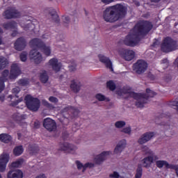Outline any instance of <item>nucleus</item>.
Segmentation results:
<instances>
[{
	"label": "nucleus",
	"instance_id": "c03bdc74",
	"mask_svg": "<svg viewBox=\"0 0 178 178\" xmlns=\"http://www.w3.org/2000/svg\"><path fill=\"white\" fill-rule=\"evenodd\" d=\"M96 99H98V101H105L106 97L105 95H102L101 93H98L95 95Z\"/></svg>",
	"mask_w": 178,
	"mask_h": 178
},
{
	"label": "nucleus",
	"instance_id": "c9c22d12",
	"mask_svg": "<svg viewBox=\"0 0 178 178\" xmlns=\"http://www.w3.org/2000/svg\"><path fill=\"white\" fill-rule=\"evenodd\" d=\"M107 88L111 90V91H115L116 90V85L113 81H108L106 83Z\"/></svg>",
	"mask_w": 178,
	"mask_h": 178
},
{
	"label": "nucleus",
	"instance_id": "6ab92c4d",
	"mask_svg": "<svg viewBox=\"0 0 178 178\" xmlns=\"http://www.w3.org/2000/svg\"><path fill=\"white\" fill-rule=\"evenodd\" d=\"M110 154H112V152H103L100 154L97 155L95 158V163H97V165H101L105 159H106L108 155Z\"/></svg>",
	"mask_w": 178,
	"mask_h": 178
},
{
	"label": "nucleus",
	"instance_id": "2f4dec72",
	"mask_svg": "<svg viewBox=\"0 0 178 178\" xmlns=\"http://www.w3.org/2000/svg\"><path fill=\"white\" fill-rule=\"evenodd\" d=\"M141 177H143V164H138V168L136 169L135 178H141Z\"/></svg>",
	"mask_w": 178,
	"mask_h": 178
},
{
	"label": "nucleus",
	"instance_id": "5fc2aeb1",
	"mask_svg": "<svg viewBox=\"0 0 178 178\" xmlns=\"http://www.w3.org/2000/svg\"><path fill=\"white\" fill-rule=\"evenodd\" d=\"M75 163L76 164L77 169L79 170H81V169H83V163H81V162H80L79 161H76Z\"/></svg>",
	"mask_w": 178,
	"mask_h": 178
},
{
	"label": "nucleus",
	"instance_id": "7ed1b4c3",
	"mask_svg": "<svg viewBox=\"0 0 178 178\" xmlns=\"http://www.w3.org/2000/svg\"><path fill=\"white\" fill-rule=\"evenodd\" d=\"M142 149L143 152H145V155H149L145 157L141 161L143 168H146V169H148L149 168L151 165L154 163V162H156V161H158V159H159V156L155 154V152L149 149V148H148V147L147 146L143 147Z\"/></svg>",
	"mask_w": 178,
	"mask_h": 178
},
{
	"label": "nucleus",
	"instance_id": "a18cd8bd",
	"mask_svg": "<svg viewBox=\"0 0 178 178\" xmlns=\"http://www.w3.org/2000/svg\"><path fill=\"white\" fill-rule=\"evenodd\" d=\"M12 92L13 94H15V97H16V98H19V96L17 95V94L19 92H20V88L19 87H15L12 90Z\"/></svg>",
	"mask_w": 178,
	"mask_h": 178
},
{
	"label": "nucleus",
	"instance_id": "de8ad7c7",
	"mask_svg": "<svg viewBox=\"0 0 178 178\" xmlns=\"http://www.w3.org/2000/svg\"><path fill=\"white\" fill-rule=\"evenodd\" d=\"M22 101H23L22 97H21L19 99L12 102L10 105V106H17V105H19V102H22Z\"/></svg>",
	"mask_w": 178,
	"mask_h": 178
},
{
	"label": "nucleus",
	"instance_id": "4be33fe9",
	"mask_svg": "<svg viewBox=\"0 0 178 178\" xmlns=\"http://www.w3.org/2000/svg\"><path fill=\"white\" fill-rule=\"evenodd\" d=\"M154 136V132H147L144 134L138 140L139 144H145V143H148L151 138Z\"/></svg>",
	"mask_w": 178,
	"mask_h": 178
},
{
	"label": "nucleus",
	"instance_id": "f03ea898",
	"mask_svg": "<svg viewBox=\"0 0 178 178\" xmlns=\"http://www.w3.org/2000/svg\"><path fill=\"white\" fill-rule=\"evenodd\" d=\"M126 94H129L131 98L137 100L136 102V106H137V108H143L145 104H147L148 98H154V97L156 95V92L151 90L149 88L146 89V93L130 92V90L127 89V86H123L122 88L117 90V95H118L119 97L126 95Z\"/></svg>",
	"mask_w": 178,
	"mask_h": 178
},
{
	"label": "nucleus",
	"instance_id": "13d9d810",
	"mask_svg": "<svg viewBox=\"0 0 178 178\" xmlns=\"http://www.w3.org/2000/svg\"><path fill=\"white\" fill-rule=\"evenodd\" d=\"M170 105H172V106H176L175 109L178 111V102L173 101Z\"/></svg>",
	"mask_w": 178,
	"mask_h": 178
},
{
	"label": "nucleus",
	"instance_id": "f8f14e48",
	"mask_svg": "<svg viewBox=\"0 0 178 178\" xmlns=\"http://www.w3.org/2000/svg\"><path fill=\"white\" fill-rule=\"evenodd\" d=\"M22 74V70H20V67L17 63H14L11 65V69L10 71V75L8 78L10 80H16L19 76Z\"/></svg>",
	"mask_w": 178,
	"mask_h": 178
},
{
	"label": "nucleus",
	"instance_id": "6e6552de",
	"mask_svg": "<svg viewBox=\"0 0 178 178\" xmlns=\"http://www.w3.org/2000/svg\"><path fill=\"white\" fill-rule=\"evenodd\" d=\"M111 8L115 12V15H117L118 19H124V17H126L127 15V8L123 6V4L118 3L111 6Z\"/></svg>",
	"mask_w": 178,
	"mask_h": 178
},
{
	"label": "nucleus",
	"instance_id": "774afa93",
	"mask_svg": "<svg viewBox=\"0 0 178 178\" xmlns=\"http://www.w3.org/2000/svg\"><path fill=\"white\" fill-rule=\"evenodd\" d=\"M152 2H154V3H158L159 2H161V0H150Z\"/></svg>",
	"mask_w": 178,
	"mask_h": 178
},
{
	"label": "nucleus",
	"instance_id": "0e129e2a",
	"mask_svg": "<svg viewBox=\"0 0 178 178\" xmlns=\"http://www.w3.org/2000/svg\"><path fill=\"white\" fill-rule=\"evenodd\" d=\"M16 35H17V31H13V32L11 34V37H16Z\"/></svg>",
	"mask_w": 178,
	"mask_h": 178
},
{
	"label": "nucleus",
	"instance_id": "ea45409f",
	"mask_svg": "<svg viewBox=\"0 0 178 178\" xmlns=\"http://www.w3.org/2000/svg\"><path fill=\"white\" fill-rule=\"evenodd\" d=\"M115 126L117 129H122V127L126 126V122L124 121H118L115 122Z\"/></svg>",
	"mask_w": 178,
	"mask_h": 178
},
{
	"label": "nucleus",
	"instance_id": "5701e85b",
	"mask_svg": "<svg viewBox=\"0 0 178 178\" xmlns=\"http://www.w3.org/2000/svg\"><path fill=\"white\" fill-rule=\"evenodd\" d=\"M7 178H23V172L20 170H10L7 174Z\"/></svg>",
	"mask_w": 178,
	"mask_h": 178
},
{
	"label": "nucleus",
	"instance_id": "412c9836",
	"mask_svg": "<svg viewBox=\"0 0 178 178\" xmlns=\"http://www.w3.org/2000/svg\"><path fill=\"white\" fill-rule=\"evenodd\" d=\"M126 140L123 139L120 140L114 149V154H115L116 155L122 154V151H123L124 148H126Z\"/></svg>",
	"mask_w": 178,
	"mask_h": 178
},
{
	"label": "nucleus",
	"instance_id": "052dcab7",
	"mask_svg": "<svg viewBox=\"0 0 178 178\" xmlns=\"http://www.w3.org/2000/svg\"><path fill=\"white\" fill-rule=\"evenodd\" d=\"M43 105L47 108H51V104H49L47 101H43Z\"/></svg>",
	"mask_w": 178,
	"mask_h": 178
},
{
	"label": "nucleus",
	"instance_id": "cd10ccee",
	"mask_svg": "<svg viewBox=\"0 0 178 178\" xmlns=\"http://www.w3.org/2000/svg\"><path fill=\"white\" fill-rule=\"evenodd\" d=\"M49 13L54 23H60V19H59V15H58V14L56 13V10H55V9H51Z\"/></svg>",
	"mask_w": 178,
	"mask_h": 178
},
{
	"label": "nucleus",
	"instance_id": "1a4fd4ad",
	"mask_svg": "<svg viewBox=\"0 0 178 178\" xmlns=\"http://www.w3.org/2000/svg\"><path fill=\"white\" fill-rule=\"evenodd\" d=\"M134 70L136 71L137 74H143L145 73L147 69H148V63L143 60H138L133 65Z\"/></svg>",
	"mask_w": 178,
	"mask_h": 178
},
{
	"label": "nucleus",
	"instance_id": "58836bf2",
	"mask_svg": "<svg viewBox=\"0 0 178 178\" xmlns=\"http://www.w3.org/2000/svg\"><path fill=\"white\" fill-rule=\"evenodd\" d=\"M29 83L30 82L29 81L28 79H21L18 81L19 86H29Z\"/></svg>",
	"mask_w": 178,
	"mask_h": 178
},
{
	"label": "nucleus",
	"instance_id": "49530a36",
	"mask_svg": "<svg viewBox=\"0 0 178 178\" xmlns=\"http://www.w3.org/2000/svg\"><path fill=\"white\" fill-rule=\"evenodd\" d=\"M3 90H5V81L0 78V92H2Z\"/></svg>",
	"mask_w": 178,
	"mask_h": 178
},
{
	"label": "nucleus",
	"instance_id": "3c124183",
	"mask_svg": "<svg viewBox=\"0 0 178 178\" xmlns=\"http://www.w3.org/2000/svg\"><path fill=\"white\" fill-rule=\"evenodd\" d=\"M170 169H172V170H175V173L178 177V165L171 164Z\"/></svg>",
	"mask_w": 178,
	"mask_h": 178
},
{
	"label": "nucleus",
	"instance_id": "79ce46f5",
	"mask_svg": "<svg viewBox=\"0 0 178 178\" xmlns=\"http://www.w3.org/2000/svg\"><path fill=\"white\" fill-rule=\"evenodd\" d=\"M109 177H111V178H124V177L121 176L120 175H119V172H118L116 171H114L113 172V174H110Z\"/></svg>",
	"mask_w": 178,
	"mask_h": 178
},
{
	"label": "nucleus",
	"instance_id": "aec40b11",
	"mask_svg": "<svg viewBox=\"0 0 178 178\" xmlns=\"http://www.w3.org/2000/svg\"><path fill=\"white\" fill-rule=\"evenodd\" d=\"M98 58L102 63H104L106 67L113 70V68L112 67V61L111 59H109V58L104 56L103 54H99Z\"/></svg>",
	"mask_w": 178,
	"mask_h": 178
},
{
	"label": "nucleus",
	"instance_id": "9d476101",
	"mask_svg": "<svg viewBox=\"0 0 178 178\" xmlns=\"http://www.w3.org/2000/svg\"><path fill=\"white\" fill-rule=\"evenodd\" d=\"M118 54L124 60H127L128 62L133 60L136 58V52L129 49H121L119 50Z\"/></svg>",
	"mask_w": 178,
	"mask_h": 178
},
{
	"label": "nucleus",
	"instance_id": "a19ab883",
	"mask_svg": "<svg viewBox=\"0 0 178 178\" xmlns=\"http://www.w3.org/2000/svg\"><path fill=\"white\" fill-rule=\"evenodd\" d=\"M19 58L22 62H26V60H27V52L23 51L22 53H21L19 55Z\"/></svg>",
	"mask_w": 178,
	"mask_h": 178
},
{
	"label": "nucleus",
	"instance_id": "a211bd4d",
	"mask_svg": "<svg viewBox=\"0 0 178 178\" xmlns=\"http://www.w3.org/2000/svg\"><path fill=\"white\" fill-rule=\"evenodd\" d=\"M49 65L51 66L52 70L56 72H60V68L62 65H60V63L58 60V58H53L49 60Z\"/></svg>",
	"mask_w": 178,
	"mask_h": 178
},
{
	"label": "nucleus",
	"instance_id": "f704fd0d",
	"mask_svg": "<svg viewBox=\"0 0 178 178\" xmlns=\"http://www.w3.org/2000/svg\"><path fill=\"white\" fill-rule=\"evenodd\" d=\"M63 112H67L68 113H74L77 112V109L74 108L73 106H67L63 109Z\"/></svg>",
	"mask_w": 178,
	"mask_h": 178
},
{
	"label": "nucleus",
	"instance_id": "2eb2a0df",
	"mask_svg": "<svg viewBox=\"0 0 178 178\" xmlns=\"http://www.w3.org/2000/svg\"><path fill=\"white\" fill-rule=\"evenodd\" d=\"M27 47V41L24 37H20L14 43V48L16 51H23Z\"/></svg>",
	"mask_w": 178,
	"mask_h": 178
},
{
	"label": "nucleus",
	"instance_id": "423d86ee",
	"mask_svg": "<svg viewBox=\"0 0 178 178\" xmlns=\"http://www.w3.org/2000/svg\"><path fill=\"white\" fill-rule=\"evenodd\" d=\"M25 104L26 108L31 111L32 112H37L40 109L41 105V102L37 97H33L30 95H27L25 98Z\"/></svg>",
	"mask_w": 178,
	"mask_h": 178
},
{
	"label": "nucleus",
	"instance_id": "4d7b16f0",
	"mask_svg": "<svg viewBox=\"0 0 178 178\" xmlns=\"http://www.w3.org/2000/svg\"><path fill=\"white\" fill-rule=\"evenodd\" d=\"M103 3H105L106 5H109V3H112L113 1L115 0H101Z\"/></svg>",
	"mask_w": 178,
	"mask_h": 178
},
{
	"label": "nucleus",
	"instance_id": "6e6d98bb",
	"mask_svg": "<svg viewBox=\"0 0 178 178\" xmlns=\"http://www.w3.org/2000/svg\"><path fill=\"white\" fill-rule=\"evenodd\" d=\"M162 65H165L166 67L169 66V60H168V58H164L161 60Z\"/></svg>",
	"mask_w": 178,
	"mask_h": 178
},
{
	"label": "nucleus",
	"instance_id": "39448f33",
	"mask_svg": "<svg viewBox=\"0 0 178 178\" xmlns=\"http://www.w3.org/2000/svg\"><path fill=\"white\" fill-rule=\"evenodd\" d=\"M31 48H38L46 56L51 55V47L45 45V43L39 38H33L29 42Z\"/></svg>",
	"mask_w": 178,
	"mask_h": 178
},
{
	"label": "nucleus",
	"instance_id": "bb28decb",
	"mask_svg": "<svg viewBox=\"0 0 178 178\" xmlns=\"http://www.w3.org/2000/svg\"><path fill=\"white\" fill-rule=\"evenodd\" d=\"M3 27L5 30H13L16 29V22L15 21H11L3 24Z\"/></svg>",
	"mask_w": 178,
	"mask_h": 178
},
{
	"label": "nucleus",
	"instance_id": "20e7f679",
	"mask_svg": "<svg viewBox=\"0 0 178 178\" xmlns=\"http://www.w3.org/2000/svg\"><path fill=\"white\" fill-rule=\"evenodd\" d=\"M161 48L162 52H165V54L173 52V51H176L178 48L177 40L167 36L163 40Z\"/></svg>",
	"mask_w": 178,
	"mask_h": 178
},
{
	"label": "nucleus",
	"instance_id": "8fccbe9b",
	"mask_svg": "<svg viewBox=\"0 0 178 178\" xmlns=\"http://www.w3.org/2000/svg\"><path fill=\"white\" fill-rule=\"evenodd\" d=\"M49 101L50 102H53V104H58L59 100L56 97L51 96V97H49Z\"/></svg>",
	"mask_w": 178,
	"mask_h": 178
},
{
	"label": "nucleus",
	"instance_id": "72a5a7b5",
	"mask_svg": "<svg viewBox=\"0 0 178 178\" xmlns=\"http://www.w3.org/2000/svg\"><path fill=\"white\" fill-rule=\"evenodd\" d=\"M23 28L26 31H27V30H34V29H35V25L33 24V22L29 21V22L25 24Z\"/></svg>",
	"mask_w": 178,
	"mask_h": 178
},
{
	"label": "nucleus",
	"instance_id": "4c0bfd02",
	"mask_svg": "<svg viewBox=\"0 0 178 178\" xmlns=\"http://www.w3.org/2000/svg\"><path fill=\"white\" fill-rule=\"evenodd\" d=\"M8 76H9V70H4L1 73V77H0V79H2L3 81H6V80H8Z\"/></svg>",
	"mask_w": 178,
	"mask_h": 178
},
{
	"label": "nucleus",
	"instance_id": "393cba45",
	"mask_svg": "<svg viewBox=\"0 0 178 178\" xmlns=\"http://www.w3.org/2000/svg\"><path fill=\"white\" fill-rule=\"evenodd\" d=\"M71 85H70V88L71 90H72V91L74 92H79V91H80V88H81V83L80 82H79L78 83H76L75 80H72L71 81Z\"/></svg>",
	"mask_w": 178,
	"mask_h": 178
},
{
	"label": "nucleus",
	"instance_id": "680f3d73",
	"mask_svg": "<svg viewBox=\"0 0 178 178\" xmlns=\"http://www.w3.org/2000/svg\"><path fill=\"white\" fill-rule=\"evenodd\" d=\"M13 118L17 122H19V120H20V116L17 115V114H14Z\"/></svg>",
	"mask_w": 178,
	"mask_h": 178
},
{
	"label": "nucleus",
	"instance_id": "37998d69",
	"mask_svg": "<svg viewBox=\"0 0 178 178\" xmlns=\"http://www.w3.org/2000/svg\"><path fill=\"white\" fill-rule=\"evenodd\" d=\"M87 168H94V163H86L84 165H83L82 172H86V169H87Z\"/></svg>",
	"mask_w": 178,
	"mask_h": 178
},
{
	"label": "nucleus",
	"instance_id": "0eeeda50",
	"mask_svg": "<svg viewBox=\"0 0 178 178\" xmlns=\"http://www.w3.org/2000/svg\"><path fill=\"white\" fill-rule=\"evenodd\" d=\"M103 19L107 23H115V22L120 20L115 10L111 6L106 8L103 12Z\"/></svg>",
	"mask_w": 178,
	"mask_h": 178
},
{
	"label": "nucleus",
	"instance_id": "473e14b6",
	"mask_svg": "<svg viewBox=\"0 0 178 178\" xmlns=\"http://www.w3.org/2000/svg\"><path fill=\"white\" fill-rule=\"evenodd\" d=\"M23 162H24V160L23 159H19L11 163V168H19V166L23 165Z\"/></svg>",
	"mask_w": 178,
	"mask_h": 178
},
{
	"label": "nucleus",
	"instance_id": "ddd939ff",
	"mask_svg": "<svg viewBox=\"0 0 178 178\" xmlns=\"http://www.w3.org/2000/svg\"><path fill=\"white\" fill-rule=\"evenodd\" d=\"M60 151H63L66 154H74L77 147L72 144L63 143L59 144Z\"/></svg>",
	"mask_w": 178,
	"mask_h": 178
},
{
	"label": "nucleus",
	"instance_id": "864d4df0",
	"mask_svg": "<svg viewBox=\"0 0 178 178\" xmlns=\"http://www.w3.org/2000/svg\"><path fill=\"white\" fill-rule=\"evenodd\" d=\"M62 19H63L64 23L69 24V23L70 22V17H69L67 16H63Z\"/></svg>",
	"mask_w": 178,
	"mask_h": 178
},
{
	"label": "nucleus",
	"instance_id": "9b49d317",
	"mask_svg": "<svg viewBox=\"0 0 178 178\" xmlns=\"http://www.w3.org/2000/svg\"><path fill=\"white\" fill-rule=\"evenodd\" d=\"M3 16L9 20L10 19H17V17H20L21 14L20 12L15 8H10L3 12Z\"/></svg>",
	"mask_w": 178,
	"mask_h": 178
},
{
	"label": "nucleus",
	"instance_id": "c85d7f7f",
	"mask_svg": "<svg viewBox=\"0 0 178 178\" xmlns=\"http://www.w3.org/2000/svg\"><path fill=\"white\" fill-rule=\"evenodd\" d=\"M9 65V61H8V59L6 58L1 56H0V70H3L6 66Z\"/></svg>",
	"mask_w": 178,
	"mask_h": 178
},
{
	"label": "nucleus",
	"instance_id": "4468645a",
	"mask_svg": "<svg viewBox=\"0 0 178 178\" xmlns=\"http://www.w3.org/2000/svg\"><path fill=\"white\" fill-rule=\"evenodd\" d=\"M43 127L47 131H55L56 130V122L47 118L43 120Z\"/></svg>",
	"mask_w": 178,
	"mask_h": 178
},
{
	"label": "nucleus",
	"instance_id": "603ef678",
	"mask_svg": "<svg viewBox=\"0 0 178 178\" xmlns=\"http://www.w3.org/2000/svg\"><path fill=\"white\" fill-rule=\"evenodd\" d=\"M122 131V133H125V134H130L131 133V128L130 127L124 128Z\"/></svg>",
	"mask_w": 178,
	"mask_h": 178
},
{
	"label": "nucleus",
	"instance_id": "69168bd1",
	"mask_svg": "<svg viewBox=\"0 0 178 178\" xmlns=\"http://www.w3.org/2000/svg\"><path fill=\"white\" fill-rule=\"evenodd\" d=\"M0 101H1V102L5 101V95H0Z\"/></svg>",
	"mask_w": 178,
	"mask_h": 178
},
{
	"label": "nucleus",
	"instance_id": "7c9ffc66",
	"mask_svg": "<svg viewBox=\"0 0 178 178\" xmlns=\"http://www.w3.org/2000/svg\"><path fill=\"white\" fill-rule=\"evenodd\" d=\"M49 79V76H48V74H47V71H43L42 73H40V80L41 83H43L44 84H45V83H47Z\"/></svg>",
	"mask_w": 178,
	"mask_h": 178
},
{
	"label": "nucleus",
	"instance_id": "bf43d9fd",
	"mask_svg": "<svg viewBox=\"0 0 178 178\" xmlns=\"http://www.w3.org/2000/svg\"><path fill=\"white\" fill-rule=\"evenodd\" d=\"M40 121H35L34 122L35 129H40Z\"/></svg>",
	"mask_w": 178,
	"mask_h": 178
},
{
	"label": "nucleus",
	"instance_id": "f3484780",
	"mask_svg": "<svg viewBox=\"0 0 178 178\" xmlns=\"http://www.w3.org/2000/svg\"><path fill=\"white\" fill-rule=\"evenodd\" d=\"M9 162V154H3L0 156V172H5L6 170V165Z\"/></svg>",
	"mask_w": 178,
	"mask_h": 178
},
{
	"label": "nucleus",
	"instance_id": "e433bc0d",
	"mask_svg": "<svg viewBox=\"0 0 178 178\" xmlns=\"http://www.w3.org/2000/svg\"><path fill=\"white\" fill-rule=\"evenodd\" d=\"M29 149L32 154H37V152H38V151H40V149L35 145H29Z\"/></svg>",
	"mask_w": 178,
	"mask_h": 178
},
{
	"label": "nucleus",
	"instance_id": "dca6fc26",
	"mask_svg": "<svg viewBox=\"0 0 178 178\" xmlns=\"http://www.w3.org/2000/svg\"><path fill=\"white\" fill-rule=\"evenodd\" d=\"M29 55L32 59H34V62L36 63V65H38L42 62V55H41V53H40V51H38V50L36 49L31 50Z\"/></svg>",
	"mask_w": 178,
	"mask_h": 178
},
{
	"label": "nucleus",
	"instance_id": "b1692460",
	"mask_svg": "<svg viewBox=\"0 0 178 178\" xmlns=\"http://www.w3.org/2000/svg\"><path fill=\"white\" fill-rule=\"evenodd\" d=\"M156 166L159 168V169H162L165 166L166 169H170V166H172V164H169L168 161H163V160H159L156 161Z\"/></svg>",
	"mask_w": 178,
	"mask_h": 178
},
{
	"label": "nucleus",
	"instance_id": "e2e57ef3",
	"mask_svg": "<svg viewBox=\"0 0 178 178\" xmlns=\"http://www.w3.org/2000/svg\"><path fill=\"white\" fill-rule=\"evenodd\" d=\"M69 67H70V72H74V70H76V66H74V65L69 66Z\"/></svg>",
	"mask_w": 178,
	"mask_h": 178
},
{
	"label": "nucleus",
	"instance_id": "a878e982",
	"mask_svg": "<svg viewBox=\"0 0 178 178\" xmlns=\"http://www.w3.org/2000/svg\"><path fill=\"white\" fill-rule=\"evenodd\" d=\"M0 141L5 144H9L12 141V136L8 134H0Z\"/></svg>",
	"mask_w": 178,
	"mask_h": 178
},
{
	"label": "nucleus",
	"instance_id": "09e8293b",
	"mask_svg": "<svg viewBox=\"0 0 178 178\" xmlns=\"http://www.w3.org/2000/svg\"><path fill=\"white\" fill-rule=\"evenodd\" d=\"M147 78H149L151 81H154V80H156V76H155L154 74L151 72H149L147 74Z\"/></svg>",
	"mask_w": 178,
	"mask_h": 178
},
{
	"label": "nucleus",
	"instance_id": "f257e3e1",
	"mask_svg": "<svg viewBox=\"0 0 178 178\" xmlns=\"http://www.w3.org/2000/svg\"><path fill=\"white\" fill-rule=\"evenodd\" d=\"M154 25L152 22L147 20L138 21L132 30V33L128 34L123 42L127 47H136L140 44L142 35H147L152 30Z\"/></svg>",
	"mask_w": 178,
	"mask_h": 178
},
{
	"label": "nucleus",
	"instance_id": "338daca9",
	"mask_svg": "<svg viewBox=\"0 0 178 178\" xmlns=\"http://www.w3.org/2000/svg\"><path fill=\"white\" fill-rule=\"evenodd\" d=\"M17 137H18V140H20L22 138V133H17Z\"/></svg>",
	"mask_w": 178,
	"mask_h": 178
},
{
	"label": "nucleus",
	"instance_id": "c756f323",
	"mask_svg": "<svg viewBox=\"0 0 178 178\" xmlns=\"http://www.w3.org/2000/svg\"><path fill=\"white\" fill-rule=\"evenodd\" d=\"M24 151V149H23V146H17L13 149V154L15 156H20V155L23 154Z\"/></svg>",
	"mask_w": 178,
	"mask_h": 178
}]
</instances>
